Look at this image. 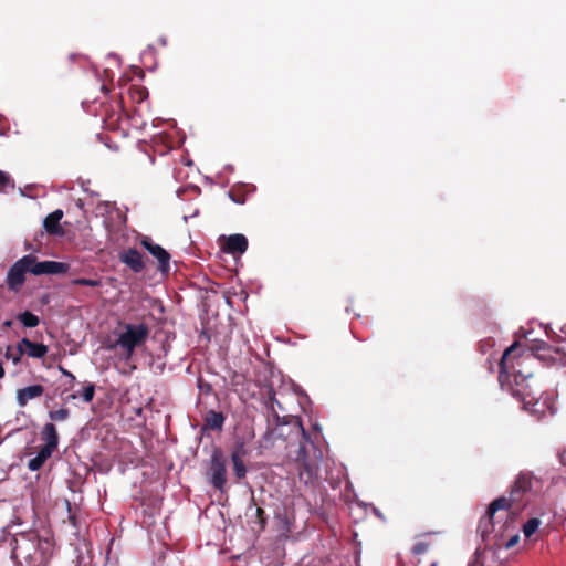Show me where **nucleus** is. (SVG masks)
<instances>
[{"mask_svg": "<svg viewBox=\"0 0 566 566\" xmlns=\"http://www.w3.org/2000/svg\"><path fill=\"white\" fill-rule=\"evenodd\" d=\"M518 345V342H514L504 350L500 359L499 382L503 390L521 400L525 409L541 411L536 407L541 402L543 391L534 376V367L539 358V352L545 350L547 344L541 342L533 345L528 353L514 355Z\"/></svg>", "mask_w": 566, "mask_h": 566, "instance_id": "obj_1", "label": "nucleus"}, {"mask_svg": "<svg viewBox=\"0 0 566 566\" xmlns=\"http://www.w3.org/2000/svg\"><path fill=\"white\" fill-rule=\"evenodd\" d=\"M534 475L532 472H521L510 491V496H501L495 499L488 507L486 514L481 518L479 527L483 528L482 533L489 532L488 526L492 525V520L494 514L499 510H505L509 514H518L523 507V499L527 492H530L533 488Z\"/></svg>", "mask_w": 566, "mask_h": 566, "instance_id": "obj_2", "label": "nucleus"}, {"mask_svg": "<svg viewBox=\"0 0 566 566\" xmlns=\"http://www.w3.org/2000/svg\"><path fill=\"white\" fill-rule=\"evenodd\" d=\"M70 265L56 261H38L36 256L28 254L18 260L8 271L7 284L11 291L18 292L25 281V273L34 275L43 274H63L66 273Z\"/></svg>", "mask_w": 566, "mask_h": 566, "instance_id": "obj_3", "label": "nucleus"}, {"mask_svg": "<svg viewBox=\"0 0 566 566\" xmlns=\"http://www.w3.org/2000/svg\"><path fill=\"white\" fill-rule=\"evenodd\" d=\"M150 333V328L145 323L139 324H124L123 331L117 335L115 344L109 345L108 348L113 349L119 347L123 352V358L126 361L132 360L136 348L145 345Z\"/></svg>", "mask_w": 566, "mask_h": 566, "instance_id": "obj_4", "label": "nucleus"}, {"mask_svg": "<svg viewBox=\"0 0 566 566\" xmlns=\"http://www.w3.org/2000/svg\"><path fill=\"white\" fill-rule=\"evenodd\" d=\"M264 405L266 408L269 424L271 422H273L275 426L292 424L296 432L301 433L305 441H308L310 436L303 428L301 420L298 418H294L291 415L284 413L285 410L281 402L276 399L275 391L272 388L266 391Z\"/></svg>", "mask_w": 566, "mask_h": 566, "instance_id": "obj_5", "label": "nucleus"}, {"mask_svg": "<svg viewBox=\"0 0 566 566\" xmlns=\"http://www.w3.org/2000/svg\"><path fill=\"white\" fill-rule=\"evenodd\" d=\"M319 459L321 451L314 450V453L311 457L307 453L306 447L304 444L300 446L295 462L298 470V479L305 486L313 488L318 482Z\"/></svg>", "mask_w": 566, "mask_h": 566, "instance_id": "obj_6", "label": "nucleus"}, {"mask_svg": "<svg viewBox=\"0 0 566 566\" xmlns=\"http://www.w3.org/2000/svg\"><path fill=\"white\" fill-rule=\"evenodd\" d=\"M207 476L214 489L221 492L224 491L227 484V460L219 448L213 449L211 453Z\"/></svg>", "mask_w": 566, "mask_h": 566, "instance_id": "obj_7", "label": "nucleus"}, {"mask_svg": "<svg viewBox=\"0 0 566 566\" xmlns=\"http://www.w3.org/2000/svg\"><path fill=\"white\" fill-rule=\"evenodd\" d=\"M140 244L158 261L160 273L168 274L170 271V254L161 245L155 243L150 237H143Z\"/></svg>", "mask_w": 566, "mask_h": 566, "instance_id": "obj_8", "label": "nucleus"}, {"mask_svg": "<svg viewBox=\"0 0 566 566\" xmlns=\"http://www.w3.org/2000/svg\"><path fill=\"white\" fill-rule=\"evenodd\" d=\"M118 259L127 265L133 272L140 273L145 269V262L142 253L135 248H129L119 253Z\"/></svg>", "mask_w": 566, "mask_h": 566, "instance_id": "obj_9", "label": "nucleus"}, {"mask_svg": "<svg viewBox=\"0 0 566 566\" xmlns=\"http://www.w3.org/2000/svg\"><path fill=\"white\" fill-rule=\"evenodd\" d=\"M17 350L20 355H28L32 358H42L48 354L49 347L42 343H34L28 338H22L17 344Z\"/></svg>", "mask_w": 566, "mask_h": 566, "instance_id": "obj_10", "label": "nucleus"}, {"mask_svg": "<svg viewBox=\"0 0 566 566\" xmlns=\"http://www.w3.org/2000/svg\"><path fill=\"white\" fill-rule=\"evenodd\" d=\"M248 249V239L245 235L235 233L231 234L226 239V242L222 247V250L226 253L233 254V255H241L243 254Z\"/></svg>", "mask_w": 566, "mask_h": 566, "instance_id": "obj_11", "label": "nucleus"}, {"mask_svg": "<svg viewBox=\"0 0 566 566\" xmlns=\"http://www.w3.org/2000/svg\"><path fill=\"white\" fill-rule=\"evenodd\" d=\"M44 394L42 385H32L17 390V402L20 407H25L30 400L40 398Z\"/></svg>", "mask_w": 566, "mask_h": 566, "instance_id": "obj_12", "label": "nucleus"}, {"mask_svg": "<svg viewBox=\"0 0 566 566\" xmlns=\"http://www.w3.org/2000/svg\"><path fill=\"white\" fill-rule=\"evenodd\" d=\"M63 218V211L57 209L48 214L43 221L45 231L51 235H62L64 233L63 228L60 224Z\"/></svg>", "mask_w": 566, "mask_h": 566, "instance_id": "obj_13", "label": "nucleus"}, {"mask_svg": "<svg viewBox=\"0 0 566 566\" xmlns=\"http://www.w3.org/2000/svg\"><path fill=\"white\" fill-rule=\"evenodd\" d=\"M224 416L222 412L209 410L205 417L203 428L209 430H222L224 424Z\"/></svg>", "mask_w": 566, "mask_h": 566, "instance_id": "obj_14", "label": "nucleus"}, {"mask_svg": "<svg viewBox=\"0 0 566 566\" xmlns=\"http://www.w3.org/2000/svg\"><path fill=\"white\" fill-rule=\"evenodd\" d=\"M244 453L245 452L243 450V447L241 446L240 448L235 449L231 454V461L233 464L234 475L239 480L243 479L247 474V468L242 460V457L244 455Z\"/></svg>", "mask_w": 566, "mask_h": 566, "instance_id": "obj_15", "label": "nucleus"}, {"mask_svg": "<svg viewBox=\"0 0 566 566\" xmlns=\"http://www.w3.org/2000/svg\"><path fill=\"white\" fill-rule=\"evenodd\" d=\"M42 440L45 441L44 447L55 451L59 444V434L53 423H46L41 432Z\"/></svg>", "mask_w": 566, "mask_h": 566, "instance_id": "obj_16", "label": "nucleus"}, {"mask_svg": "<svg viewBox=\"0 0 566 566\" xmlns=\"http://www.w3.org/2000/svg\"><path fill=\"white\" fill-rule=\"evenodd\" d=\"M53 452H54V450H52V449H49L44 446L41 447L38 454L34 458L29 460L28 469L30 471H39L43 467L45 461L52 455Z\"/></svg>", "mask_w": 566, "mask_h": 566, "instance_id": "obj_17", "label": "nucleus"}, {"mask_svg": "<svg viewBox=\"0 0 566 566\" xmlns=\"http://www.w3.org/2000/svg\"><path fill=\"white\" fill-rule=\"evenodd\" d=\"M17 318L28 328L36 327L40 323L39 317L29 311L20 313Z\"/></svg>", "mask_w": 566, "mask_h": 566, "instance_id": "obj_18", "label": "nucleus"}, {"mask_svg": "<svg viewBox=\"0 0 566 566\" xmlns=\"http://www.w3.org/2000/svg\"><path fill=\"white\" fill-rule=\"evenodd\" d=\"M94 395H95V385L92 382H88L87 385H85L83 387L82 391H77V392L71 395L70 398L76 399L78 397H82V399L85 402H91L94 398Z\"/></svg>", "mask_w": 566, "mask_h": 566, "instance_id": "obj_19", "label": "nucleus"}, {"mask_svg": "<svg viewBox=\"0 0 566 566\" xmlns=\"http://www.w3.org/2000/svg\"><path fill=\"white\" fill-rule=\"evenodd\" d=\"M541 521L537 517L530 518L523 526V533L530 538L538 528Z\"/></svg>", "mask_w": 566, "mask_h": 566, "instance_id": "obj_20", "label": "nucleus"}, {"mask_svg": "<svg viewBox=\"0 0 566 566\" xmlns=\"http://www.w3.org/2000/svg\"><path fill=\"white\" fill-rule=\"evenodd\" d=\"M70 410L67 408H61L49 412V417L53 421H64L69 418Z\"/></svg>", "mask_w": 566, "mask_h": 566, "instance_id": "obj_21", "label": "nucleus"}, {"mask_svg": "<svg viewBox=\"0 0 566 566\" xmlns=\"http://www.w3.org/2000/svg\"><path fill=\"white\" fill-rule=\"evenodd\" d=\"M72 284H74V285L90 286V287H96V286H99V285H101V281H98V280H93V279L78 277V279H74V280L72 281Z\"/></svg>", "mask_w": 566, "mask_h": 566, "instance_id": "obj_22", "label": "nucleus"}, {"mask_svg": "<svg viewBox=\"0 0 566 566\" xmlns=\"http://www.w3.org/2000/svg\"><path fill=\"white\" fill-rule=\"evenodd\" d=\"M255 518L256 523L259 524V531H263L266 525V514L265 511L261 507H256L255 510Z\"/></svg>", "mask_w": 566, "mask_h": 566, "instance_id": "obj_23", "label": "nucleus"}, {"mask_svg": "<svg viewBox=\"0 0 566 566\" xmlns=\"http://www.w3.org/2000/svg\"><path fill=\"white\" fill-rule=\"evenodd\" d=\"M8 186L13 187V184H11V178L7 172L0 170V191H4Z\"/></svg>", "mask_w": 566, "mask_h": 566, "instance_id": "obj_24", "label": "nucleus"}, {"mask_svg": "<svg viewBox=\"0 0 566 566\" xmlns=\"http://www.w3.org/2000/svg\"><path fill=\"white\" fill-rule=\"evenodd\" d=\"M520 541V536L516 534L514 536H512L506 543H505V548L510 549V548H513Z\"/></svg>", "mask_w": 566, "mask_h": 566, "instance_id": "obj_25", "label": "nucleus"}, {"mask_svg": "<svg viewBox=\"0 0 566 566\" xmlns=\"http://www.w3.org/2000/svg\"><path fill=\"white\" fill-rule=\"evenodd\" d=\"M59 369H60V371H61L64 376H66V377H69V378H70L71 382H74V381H75V376H74L72 373H70L69 370H66V369H65L64 367H62V366H59Z\"/></svg>", "mask_w": 566, "mask_h": 566, "instance_id": "obj_26", "label": "nucleus"}, {"mask_svg": "<svg viewBox=\"0 0 566 566\" xmlns=\"http://www.w3.org/2000/svg\"><path fill=\"white\" fill-rule=\"evenodd\" d=\"M21 356H22V355H20V353L18 352V355L12 357V361H13V364H18V363H20V360H21Z\"/></svg>", "mask_w": 566, "mask_h": 566, "instance_id": "obj_27", "label": "nucleus"}, {"mask_svg": "<svg viewBox=\"0 0 566 566\" xmlns=\"http://www.w3.org/2000/svg\"><path fill=\"white\" fill-rule=\"evenodd\" d=\"M199 387H200L201 389H207V391H209V390H210V385H209V384H205V385H202V384H201V381H199Z\"/></svg>", "mask_w": 566, "mask_h": 566, "instance_id": "obj_28", "label": "nucleus"}, {"mask_svg": "<svg viewBox=\"0 0 566 566\" xmlns=\"http://www.w3.org/2000/svg\"><path fill=\"white\" fill-rule=\"evenodd\" d=\"M199 387H200L201 389H207V391H209V390H210V385H209V384H205V385H202V384H201V381H199Z\"/></svg>", "mask_w": 566, "mask_h": 566, "instance_id": "obj_29", "label": "nucleus"}, {"mask_svg": "<svg viewBox=\"0 0 566 566\" xmlns=\"http://www.w3.org/2000/svg\"><path fill=\"white\" fill-rule=\"evenodd\" d=\"M4 377V368L2 366V363L0 361V379Z\"/></svg>", "mask_w": 566, "mask_h": 566, "instance_id": "obj_30", "label": "nucleus"}, {"mask_svg": "<svg viewBox=\"0 0 566 566\" xmlns=\"http://www.w3.org/2000/svg\"><path fill=\"white\" fill-rule=\"evenodd\" d=\"M559 458H560V462L563 464H566V455H564L563 453L559 454Z\"/></svg>", "mask_w": 566, "mask_h": 566, "instance_id": "obj_31", "label": "nucleus"}, {"mask_svg": "<svg viewBox=\"0 0 566 566\" xmlns=\"http://www.w3.org/2000/svg\"><path fill=\"white\" fill-rule=\"evenodd\" d=\"M559 458H560V462L563 464H566V455H564L563 453L559 454Z\"/></svg>", "mask_w": 566, "mask_h": 566, "instance_id": "obj_32", "label": "nucleus"}, {"mask_svg": "<svg viewBox=\"0 0 566 566\" xmlns=\"http://www.w3.org/2000/svg\"><path fill=\"white\" fill-rule=\"evenodd\" d=\"M11 324H12V322H11V321H6V322L3 323V326H4V327H11Z\"/></svg>", "mask_w": 566, "mask_h": 566, "instance_id": "obj_33", "label": "nucleus"}, {"mask_svg": "<svg viewBox=\"0 0 566 566\" xmlns=\"http://www.w3.org/2000/svg\"><path fill=\"white\" fill-rule=\"evenodd\" d=\"M9 350H10V348H8V350H7V353H6V356H7V357H10V356H9Z\"/></svg>", "mask_w": 566, "mask_h": 566, "instance_id": "obj_34", "label": "nucleus"}, {"mask_svg": "<svg viewBox=\"0 0 566 566\" xmlns=\"http://www.w3.org/2000/svg\"><path fill=\"white\" fill-rule=\"evenodd\" d=\"M431 566H434V564H432Z\"/></svg>", "mask_w": 566, "mask_h": 566, "instance_id": "obj_35", "label": "nucleus"}]
</instances>
